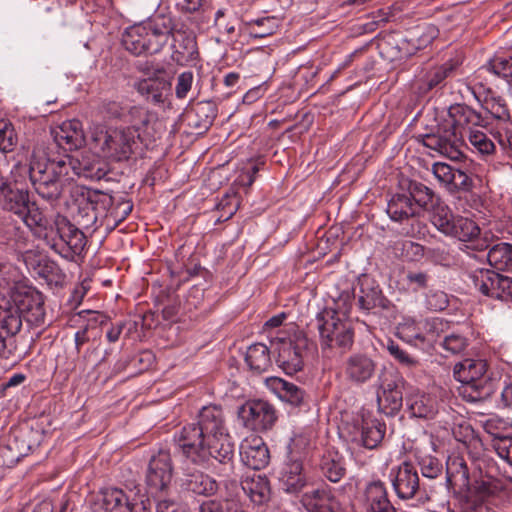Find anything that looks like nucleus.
Wrapping results in <instances>:
<instances>
[{
  "mask_svg": "<svg viewBox=\"0 0 512 512\" xmlns=\"http://www.w3.org/2000/svg\"><path fill=\"white\" fill-rule=\"evenodd\" d=\"M173 463L169 451L159 450L148 464L146 483L151 491H164L173 478Z\"/></svg>",
  "mask_w": 512,
  "mask_h": 512,
  "instance_id": "11",
  "label": "nucleus"
},
{
  "mask_svg": "<svg viewBox=\"0 0 512 512\" xmlns=\"http://www.w3.org/2000/svg\"><path fill=\"white\" fill-rule=\"evenodd\" d=\"M402 255L410 261H418L424 256V247L410 240L401 243Z\"/></svg>",
  "mask_w": 512,
  "mask_h": 512,
  "instance_id": "57",
  "label": "nucleus"
},
{
  "mask_svg": "<svg viewBox=\"0 0 512 512\" xmlns=\"http://www.w3.org/2000/svg\"><path fill=\"white\" fill-rule=\"evenodd\" d=\"M240 457L243 464L253 471L266 467L270 459L266 444L256 435H250L241 442Z\"/></svg>",
  "mask_w": 512,
  "mask_h": 512,
  "instance_id": "20",
  "label": "nucleus"
},
{
  "mask_svg": "<svg viewBox=\"0 0 512 512\" xmlns=\"http://www.w3.org/2000/svg\"><path fill=\"white\" fill-rule=\"evenodd\" d=\"M375 360L366 353L357 352L347 357L344 362V375L348 382L362 385L372 379L376 372Z\"/></svg>",
  "mask_w": 512,
  "mask_h": 512,
  "instance_id": "16",
  "label": "nucleus"
},
{
  "mask_svg": "<svg viewBox=\"0 0 512 512\" xmlns=\"http://www.w3.org/2000/svg\"><path fill=\"white\" fill-rule=\"evenodd\" d=\"M454 69V66L452 63L447 62L441 65L440 67H436L429 71V73L426 76V85L428 89H432L439 84L442 83L444 79H446L452 70Z\"/></svg>",
  "mask_w": 512,
  "mask_h": 512,
  "instance_id": "46",
  "label": "nucleus"
},
{
  "mask_svg": "<svg viewBox=\"0 0 512 512\" xmlns=\"http://www.w3.org/2000/svg\"><path fill=\"white\" fill-rule=\"evenodd\" d=\"M408 409L414 417L432 418L437 412L435 397L417 388L409 387L406 395Z\"/></svg>",
  "mask_w": 512,
  "mask_h": 512,
  "instance_id": "27",
  "label": "nucleus"
},
{
  "mask_svg": "<svg viewBox=\"0 0 512 512\" xmlns=\"http://www.w3.org/2000/svg\"><path fill=\"white\" fill-rule=\"evenodd\" d=\"M175 441L183 455L195 464H207L214 459L227 465L234 457V443L223 411L217 406L203 407L198 422L184 426Z\"/></svg>",
  "mask_w": 512,
  "mask_h": 512,
  "instance_id": "1",
  "label": "nucleus"
},
{
  "mask_svg": "<svg viewBox=\"0 0 512 512\" xmlns=\"http://www.w3.org/2000/svg\"><path fill=\"white\" fill-rule=\"evenodd\" d=\"M321 470L324 476L331 482H338L345 474V467L336 455L324 456L321 462Z\"/></svg>",
  "mask_w": 512,
  "mask_h": 512,
  "instance_id": "42",
  "label": "nucleus"
},
{
  "mask_svg": "<svg viewBox=\"0 0 512 512\" xmlns=\"http://www.w3.org/2000/svg\"><path fill=\"white\" fill-rule=\"evenodd\" d=\"M301 503L308 512H341V504L335 498L333 490L321 485L305 491Z\"/></svg>",
  "mask_w": 512,
  "mask_h": 512,
  "instance_id": "18",
  "label": "nucleus"
},
{
  "mask_svg": "<svg viewBox=\"0 0 512 512\" xmlns=\"http://www.w3.org/2000/svg\"><path fill=\"white\" fill-rule=\"evenodd\" d=\"M134 87L148 101L163 104L170 95L171 83L164 75H157L136 81Z\"/></svg>",
  "mask_w": 512,
  "mask_h": 512,
  "instance_id": "23",
  "label": "nucleus"
},
{
  "mask_svg": "<svg viewBox=\"0 0 512 512\" xmlns=\"http://www.w3.org/2000/svg\"><path fill=\"white\" fill-rule=\"evenodd\" d=\"M431 222L443 234L447 235L452 230V224L456 217L450 208L439 200L431 208Z\"/></svg>",
  "mask_w": 512,
  "mask_h": 512,
  "instance_id": "35",
  "label": "nucleus"
},
{
  "mask_svg": "<svg viewBox=\"0 0 512 512\" xmlns=\"http://www.w3.org/2000/svg\"><path fill=\"white\" fill-rule=\"evenodd\" d=\"M148 110L141 106H133L129 109L127 114V122L130 123V129L136 126L139 120L142 118V113H146Z\"/></svg>",
  "mask_w": 512,
  "mask_h": 512,
  "instance_id": "64",
  "label": "nucleus"
},
{
  "mask_svg": "<svg viewBox=\"0 0 512 512\" xmlns=\"http://www.w3.org/2000/svg\"><path fill=\"white\" fill-rule=\"evenodd\" d=\"M418 464L421 468L422 475L430 479L439 476L443 469L441 462L431 455L421 457L418 460Z\"/></svg>",
  "mask_w": 512,
  "mask_h": 512,
  "instance_id": "47",
  "label": "nucleus"
},
{
  "mask_svg": "<svg viewBox=\"0 0 512 512\" xmlns=\"http://www.w3.org/2000/svg\"><path fill=\"white\" fill-rule=\"evenodd\" d=\"M381 387L382 392L377 396L379 410L386 415H393L402 407L403 392H407L409 387L397 374L385 375Z\"/></svg>",
  "mask_w": 512,
  "mask_h": 512,
  "instance_id": "12",
  "label": "nucleus"
},
{
  "mask_svg": "<svg viewBox=\"0 0 512 512\" xmlns=\"http://www.w3.org/2000/svg\"><path fill=\"white\" fill-rule=\"evenodd\" d=\"M406 278L408 284L414 289L424 288L428 282V276L424 272H409Z\"/></svg>",
  "mask_w": 512,
  "mask_h": 512,
  "instance_id": "62",
  "label": "nucleus"
},
{
  "mask_svg": "<svg viewBox=\"0 0 512 512\" xmlns=\"http://www.w3.org/2000/svg\"><path fill=\"white\" fill-rule=\"evenodd\" d=\"M472 286L483 295L508 300L512 298V278L488 269H477L469 274Z\"/></svg>",
  "mask_w": 512,
  "mask_h": 512,
  "instance_id": "9",
  "label": "nucleus"
},
{
  "mask_svg": "<svg viewBox=\"0 0 512 512\" xmlns=\"http://www.w3.org/2000/svg\"><path fill=\"white\" fill-rule=\"evenodd\" d=\"M473 153L481 157H488L495 153L496 146L492 139L480 128L470 131L465 137V143Z\"/></svg>",
  "mask_w": 512,
  "mask_h": 512,
  "instance_id": "32",
  "label": "nucleus"
},
{
  "mask_svg": "<svg viewBox=\"0 0 512 512\" xmlns=\"http://www.w3.org/2000/svg\"><path fill=\"white\" fill-rule=\"evenodd\" d=\"M387 350L400 364L412 368L418 365V360L409 355L406 351L401 349L397 344L390 342L387 345Z\"/></svg>",
  "mask_w": 512,
  "mask_h": 512,
  "instance_id": "52",
  "label": "nucleus"
},
{
  "mask_svg": "<svg viewBox=\"0 0 512 512\" xmlns=\"http://www.w3.org/2000/svg\"><path fill=\"white\" fill-rule=\"evenodd\" d=\"M15 168L29 174L35 191L47 201L58 200L72 186L69 163H65L62 156L46 157L42 147L33 150L28 169L20 165Z\"/></svg>",
  "mask_w": 512,
  "mask_h": 512,
  "instance_id": "3",
  "label": "nucleus"
},
{
  "mask_svg": "<svg viewBox=\"0 0 512 512\" xmlns=\"http://www.w3.org/2000/svg\"><path fill=\"white\" fill-rule=\"evenodd\" d=\"M442 322L438 318L416 319L404 317L397 326V335L408 343L434 340L438 336V328Z\"/></svg>",
  "mask_w": 512,
  "mask_h": 512,
  "instance_id": "10",
  "label": "nucleus"
},
{
  "mask_svg": "<svg viewBox=\"0 0 512 512\" xmlns=\"http://www.w3.org/2000/svg\"><path fill=\"white\" fill-rule=\"evenodd\" d=\"M349 295L335 302V308H326L316 317L322 349H341L346 351L354 342L352 324L347 320L351 309Z\"/></svg>",
  "mask_w": 512,
  "mask_h": 512,
  "instance_id": "4",
  "label": "nucleus"
},
{
  "mask_svg": "<svg viewBox=\"0 0 512 512\" xmlns=\"http://www.w3.org/2000/svg\"><path fill=\"white\" fill-rule=\"evenodd\" d=\"M367 512H397L387 496L381 481L371 482L366 488Z\"/></svg>",
  "mask_w": 512,
  "mask_h": 512,
  "instance_id": "29",
  "label": "nucleus"
},
{
  "mask_svg": "<svg viewBox=\"0 0 512 512\" xmlns=\"http://www.w3.org/2000/svg\"><path fill=\"white\" fill-rule=\"evenodd\" d=\"M487 259L497 269L508 266L512 263V246L507 243L493 246L487 254Z\"/></svg>",
  "mask_w": 512,
  "mask_h": 512,
  "instance_id": "41",
  "label": "nucleus"
},
{
  "mask_svg": "<svg viewBox=\"0 0 512 512\" xmlns=\"http://www.w3.org/2000/svg\"><path fill=\"white\" fill-rule=\"evenodd\" d=\"M385 435V425L377 420L364 421L362 426V443L368 449L379 445Z\"/></svg>",
  "mask_w": 512,
  "mask_h": 512,
  "instance_id": "37",
  "label": "nucleus"
},
{
  "mask_svg": "<svg viewBox=\"0 0 512 512\" xmlns=\"http://www.w3.org/2000/svg\"><path fill=\"white\" fill-rule=\"evenodd\" d=\"M199 512H227L226 502L223 504L215 500H208L199 506Z\"/></svg>",
  "mask_w": 512,
  "mask_h": 512,
  "instance_id": "63",
  "label": "nucleus"
},
{
  "mask_svg": "<svg viewBox=\"0 0 512 512\" xmlns=\"http://www.w3.org/2000/svg\"><path fill=\"white\" fill-rule=\"evenodd\" d=\"M241 487L252 502L261 505L270 496V485L266 476L256 471L247 472L242 481Z\"/></svg>",
  "mask_w": 512,
  "mask_h": 512,
  "instance_id": "28",
  "label": "nucleus"
},
{
  "mask_svg": "<svg viewBox=\"0 0 512 512\" xmlns=\"http://www.w3.org/2000/svg\"><path fill=\"white\" fill-rule=\"evenodd\" d=\"M19 281L20 272L14 265L0 262V295H9Z\"/></svg>",
  "mask_w": 512,
  "mask_h": 512,
  "instance_id": "39",
  "label": "nucleus"
},
{
  "mask_svg": "<svg viewBox=\"0 0 512 512\" xmlns=\"http://www.w3.org/2000/svg\"><path fill=\"white\" fill-rule=\"evenodd\" d=\"M133 203L125 198H120L114 205L110 208V216L117 222H121L127 218V216L132 212Z\"/></svg>",
  "mask_w": 512,
  "mask_h": 512,
  "instance_id": "53",
  "label": "nucleus"
},
{
  "mask_svg": "<svg viewBox=\"0 0 512 512\" xmlns=\"http://www.w3.org/2000/svg\"><path fill=\"white\" fill-rule=\"evenodd\" d=\"M490 70L497 76L512 77V56L497 55L489 62Z\"/></svg>",
  "mask_w": 512,
  "mask_h": 512,
  "instance_id": "45",
  "label": "nucleus"
},
{
  "mask_svg": "<svg viewBox=\"0 0 512 512\" xmlns=\"http://www.w3.org/2000/svg\"><path fill=\"white\" fill-rule=\"evenodd\" d=\"M493 448L497 455L512 466V438L502 437L493 440Z\"/></svg>",
  "mask_w": 512,
  "mask_h": 512,
  "instance_id": "51",
  "label": "nucleus"
},
{
  "mask_svg": "<svg viewBox=\"0 0 512 512\" xmlns=\"http://www.w3.org/2000/svg\"><path fill=\"white\" fill-rule=\"evenodd\" d=\"M447 294L440 290H430L426 294V306L433 311L444 310L448 306Z\"/></svg>",
  "mask_w": 512,
  "mask_h": 512,
  "instance_id": "50",
  "label": "nucleus"
},
{
  "mask_svg": "<svg viewBox=\"0 0 512 512\" xmlns=\"http://www.w3.org/2000/svg\"><path fill=\"white\" fill-rule=\"evenodd\" d=\"M466 497L474 496V502H481L492 493L491 483L487 480H475L470 483V491H463Z\"/></svg>",
  "mask_w": 512,
  "mask_h": 512,
  "instance_id": "48",
  "label": "nucleus"
},
{
  "mask_svg": "<svg viewBox=\"0 0 512 512\" xmlns=\"http://www.w3.org/2000/svg\"><path fill=\"white\" fill-rule=\"evenodd\" d=\"M52 135L55 145L65 151L79 149L85 144L83 125L78 119L62 122L52 130Z\"/></svg>",
  "mask_w": 512,
  "mask_h": 512,
  "instance_id": "21",
  "label": "nucleus"
},
{
  "mask_svg": "<svg viewBox=\"0 0 512 512\" xmlns=\"http://www.w3.org/2000/svg\"><path fill=\"white\" fill-rule=\"evenodd\" d=\"M390 479L396 495L400 499L413 498L419 489V476L415 467L404 462L390 471Z\"/></svg>",
  "mask_w": 512,
  "mask_h": 512,
  "instance_id": "17",
  "label": "nucleus"
},
{
  "mask_svg": "<svg viewBox=\"0 0 512 512\" xmlns=\"http://www.w3.org/2000/svg\"><path fill=\"white\" fill-rule=\"evenodd\" d=\"M453 374L462 383L460 393L468 402L484 401L494 392L493 383L488 376V363L484 359H463L454 365Z\"/></svg>",
  "mask_w": 512,
  "mask_h": 512,
  "instance_id": "6",
  "label": "nucleus"
},
{
  "mask_svg": "<svg viewBox=\"0 0 512 512\" xmlns=\"http://www.w3.org/2000/svg\"><path fill=\"white\" fill-rule=\"evenodd\" d=\"M17 144V135L12 124L5 119L0 120V151L10 152Z\"/></svg>",
  "mask_w": 512,
  "mask_h": 512,
  "instance_id": "43",
  "label": "nucleus"
},
{
  "mask_svg": "<svg viewBox=\"0 0 512 512\" xmlns=\"http://www.w3.org/2000/svg\"><path fill=\"white\" fill-rule=\"evenodd\" d=\"M452 231L448 232V236L455 237L463 242H474L480 235V228L471 219L457 216L452 224Z\"/></svg>",
  "mask_w": 512,
  "mask_h": 512,
  "instance_id": "34",
  "label": "nucleus"
},
{
  "mask_svg": "<svg viewBox=\"0 0 512 512\" xmlns=\"http://www.w3.org/2000/svg\"><path fill=\"white\" fill-rule=\"evenodd\" d=\"M22 326L18 310L10 306L8 302L0 305V332L6 335H14Z\"/></svg>",
  "mask_w": 512,
  "mask_h": 512,
  "instance_id": "36",
  "label": "nucleus"
},
{
  "mask_svg": "<svg viewBox=\"0 0 512 512\" xmlns=\"http://www.w3.org/2000/svg\"><path fill=\"white\" fill-rule=\"evenodd\" d=\"M360 292L361 294L358 296L359 307L366 311L373 309L379 301V291L374 288L369 290L361 288Z\"/></svg>",
  "mask_w": 512,
  "mask_h": 512,
  "instance_id": "56",
  "label": "nucleus"
},
{
  "mask_svg": "<svg viewBox=\"0 0 512 512\" xmlns=\"http://www.w3.org/2000/svg\"><path fill=\"white\" fill-rule=\"evenodd\" d=\"M408 195L415 205L424 209H430L438 200L434 192L422 183H412Z\"/></svg>",
  "mask_w": 512,
  "mask_h": 512,
  "instance_id": "40",
  "label": "nucleus"
},
{
  "mask_svg": "<svg viewBox=\"0 0 512 512\" xmlns=\"http://www.w3.org/2000/svg\"><path fill=\"white\" fill-rule=\"evenodd\" d=\"M264 384L271 393L283 402L292 406H300L304 402V390L280 377H268Z\"/></svg>",
  "mask_w": 512,
  "mask_h": 512,
  "instance_id": "24",
  "label": "nucleus"
},
{
  "mask_svg": "<svg viewBox=\"0 0 512 512\" xmlns=\"http://www.w3.org/2000/svg\"><path fill=\"white\" fill-rule=\"evenodd\" d=\"M443 348L451 354H459L467 347V339L458 334H451L444 338Z\"/></svg>",
  "mask_w": 512,
  "mask_h": 512,
  "instance_id": "54",
  "label": "nucleus"
},
{
  "mask_svg": "<svg viewBox=\"0 0 512 512\" xmlns=\"http://www.w3.org/2000/svg\"><path fill=\"white\" fill-rule=\"evenodd\" d=\"M484 127L485 121L481 113L467 105L456 104L450 106L442 116L435 132L419 134L416 140L451 160H459L463 155L461 148L465 137L470 131Z\"/></svg>",
  "mask_w": 512,
  "mask_h": 512,
  "instance_id": "2",
  "label": "nucleus"
},
{
  "mask_svg": "<svg viewBox=\"0 0 512 512\" xmlns=\"http://www.w3.org/2000/svg\"><path fill=\"white\" fill-rule=\"evenodd\" d=\"M90 145L96 155L107 161L128 160L137 145L130 128H107L101 124L90 127Z\"/></svg>",
  "mask_w": 512,
  "mask_h": 512,
  "instance_id": "5",
  "label": "nucleus"
},
{
  "mask_svg": "<svg viewBox=\"0 0 512 512\" xmlns=\"http://www.w3.org/2000/svg\"><path fill=\"white\" fill-rule=\"evenodd\" d=\"M246 425L254 430L270 429L276 421V412L269 403L257 400L242 408Z\"/></svg>",
  "mask_w": 512,
  "mask_h": 512,
  "instance_id": "22",
  "label": "nucleus"
},
{
  "mask_svg": "<svg viewBox=\"0 0 512 512\" xmlns=\"http://www.w3.org/2000/svg\"><path fill=\"white\" fill-rule=\"evenodd\" d=\"M302 472V463L298 460H293L286 465L282 484L287 493L296 494L306 486V478Z\"/></svg>",
  "mask_w": 512,
  "mask_h": 512,
  "instance_id": "31",
  "label": "nucleus"
},
{
  "mask_svg": "<svg viewBox=\"0 0 512 512\" xmlns=\"http://www.w3.org/2000/svg\"><path fill=\"white\" fill-rule=\"evenodd\" d=\"M91 509L93 512H137L139 507L132 505L122 490L109 488L96 496ZM140 509L144 511L145 507L141 506Z\"/></svg>",
  "mask_w": 512,
  "mask_h": 512,
  "instance_id": "19",
  "label": "nucleus"
},
{
  "mask_svg": "<svg viewBox=\"0 0 512 512\" xmlns=\"http://www.w3.org/2000/svg\"><path fill=\"white\" fill-rule=\"evenodd\" d=\"M313 433L311 431L309 432H301L299 434H296L292 439L290 443V448L292 451L296 452H302L305 449H307L312 441Z\"/></svg>",
  "mask_w": 512,
  "mask_h": 512,
  "instance_id": "59",
  "label": "nucleus"
},
{
  "mask_svg": "<svg viewBox=\"0 0 512 512\" xmlns=\"http://www.w3.org/2000/svg\"><path fill=\"white\" fill-rule=\"evenodd\" d=\"M169 28L161 19H151L128 27L122 45L134 55L155 54L167 43Z\"/></svg>",
  "mask_w": 512,
  "mask_h": 512,
  "instance_id": "7",
  "label": "nucleus"
},
{
  "mask_svg": "<svg viewBox=\"0 0 512 512\" xmlns=\"http://www.w3.org/2000/svg\"><path fill=\"white\" fill-rule=\"evenodd\" d=\"M159 124L156 114L148 110L146 113H142V118L132 131L134 134L138 132L136 138H140L142 134L150 137L153 136L152 132L156 130V126Z\"/></svg>",
  "mask_w": 512,
  "mask_h": 512,
  "instance_id": "44",
  "label": "nucleus"
},
{
  "mask_svg": "<svg viewBox=\"0 0 512 512\" xmlns=\"http://www.w3.org/2000/svg\"><path fill=\"white\" fill-rule=\"evenodd\" d=\"M432 173L439 183L449 190L455 169L446 163L437 162L432 166Z\"/></svg>",
  "mask_w": 512,
  "mask_h": 512,
  "instance_id": "49",
  "label": "nucleus"
},
{
  "mask_svg": "<svg viewBox=\"0 0 512 512\" xmlns=\"http://www.w3.org/2000/svg\"><path fill=\"white\" fill-rule=\"evenodd\" d=\"M446 484L448 489L459 492L470 491L469 469L461 456H450L446 463Z\"/></svg>",
  "mask_w": 512,
  "mask_h": 512,
  "instance_id": "25",
  "label": "nucleus"
},
{
  "mask_svg": "<svg viewBox=\"0 0 512 512\" xmlns=\"http://www.w3.org/2000/svg\"><path fill=\"white\" fill-rule=\"evenodd\" d=\"M187 489L199 495H211L216 492V482L202 473H193L186 480Z\"/></svg>",
  "mask_w": 512,
  "mask_h": 512,
  "instance_id": "38",
  "label": "nucleus"
},
{
  "mask_svg": "<svg viewBox=\"0 0 512 512\" xmlns=\"http://www.w3.org/2000/svg\"><path fill=\"white\" fill-rule=\"evenodd\" d=\"M82 197L79 213H83L84 226L94 225L99 219L110 216V208L114 205L112 195L101 191H87Z\"/></svg>",
  "mask_w": 512,
  "mask_h": 512,
  "instance_id": "13",
  "label": "nucleus"
},
{
  "mask_svg": "<svg viewBox=\"0 0 512 512\" xmlns=\"http://www.w3.org/2000/svg\"><path fill=\"white\" fill-rule=\"evenodd\" d=\"M57 232L59 242L54 243L52 247L64 257L68 258L83 251L86 245L85 235L68 220L61 219L57 222Z\"/></svg>",
  "mask_w": 512,
  "mask_h": 512,
  "instance_id": "15",
  "label": "nucleus"
},
{
  "mask_svg": "<svg viewBox=\"0 0 512 512\" xmlns=\"http://www.w3.org/2000/svg\"><path fill=\"white\" fill-rule=\"evenodd\" d=\"M65 163H69L70 175L84 177L91 180H101L108 171L109 166L106 159L85 154L81 159L69 155L62 156Z\"/></svg>",
  "mask_w": 512,
  "mask_h": 512,
  "instance_id": "14",
  "label": "nucleus"
},
{
  "mask_svg": "<svg viewBox=\"0 0 512 512\" xmlns=\"http://www.w3.org/2000/svg\"><path fill=\"white\" fill-rule=\"evenodd\" d=\"M453 177L454 179H452L451 185L449 187L450 191L466 190L470 188L472 184L471 178L462 170L455 169Z\"/></svg>",
  "mask_w": 512,
  "mask_h": 512,
  "instance_id": "60",
  "label": "nucleus"
},
{
  "mask_svg": "<svg viewBox=\"0 0 512 512\" xmlns=\"http://www.w3.org/2000/svg\"><path fill=\"white\" fill-rule=\"evenodd\" d=\"M386 211L391 220L403 222L416 215V206L408 194H396L389 200Z\"/></svg>",
  "mask_w": 512,
  "mask_h": 512,
  "instance_id": "30",
  "label": "nucleus"
},
{
  "mask_svg": "<svg viewBox=\"0 0 512 512\" xmlns=\"http://www.w3.org/2000/svg\"><path fill=\"white\" fill-rule=\"evenodd\" d=\"M20 299H14L15 306L10 305L12 308L18 310V315L22 321V317L32 323L43 321L44 307L42 295L36 291L27 292L20 296Z\"/></svg>",
  "mask_w": 512,
  "mask_h": 512,
  "instance_id": "26",
  "label": "nucleus"
},
{
  "mask_svg": "<svg viewBox=\"0 0 512 512\" xmlns=\"http://www.w3.org/2000/svg\"><path fill=\"white\" fill-rule=\"evenodd\" d=\"M485 109L496 119L506 121L509 119V112L506 104L501 99L493 98L485 103Z\"/></svg>",
  "mask_w": 512,
  "mask_h": 512,
  "instance_id": "55",
  "label": "nucleus"
},
{
  "mask_svg": "<svg viewBox=\"0 0 512 512\" xmlns=\"http://www.w3.org/2000/svg\"><path fill=\"white\" fill-rule=\"evenodd\" d=\"M245 361L251 370L265 371L271 365L270 351L265 344H253L247 349Z\"/></svg>",
  "mask_w": 512,
  "mask_h": 512,
  "instance_id": "33",
  "label": "nucleus"
},
{
  "mask_svg": "<svg viewBox=\"0 0 512 512\" xmlns=\"http://www.w3.org/2000/svg\"><path fill=\"white\" fill-rule=\"evenodd\" d=\"M156 512H188L187 508L175 501L161 499L157 501Z\"/></svg>",
  "mask_w": 512,
  "mask_h": 512,
  "instance_id": "61",
  "label": "nucleus"
},
{
  "mask_svg": "<svg viewBox=\"0 0 512 512\" xmlns=\"http://www.w3.org/2000/svg\"><path fill=\"white\" fill-rule=\"evenodd\" d=\"M193 83V73L191 71H185L181 73L177 78V84L175 87L176 97L183 99L187 96Z\"/></svg>",
  "mask_w": 512,
  "mask_h": 512,
  "instance_id": "58",
  "label": "nucleus"
},
{
  "mask_svg": "<svg viewBox=\"0 0 512 512\" xmlns=\"http://www.w3.org/2000/svg\"><path fill=\"white\" fill-rule=\"evenodd\" d=\"M273 345L277 352L276 362L287 375L303 369L308 339L302 332H295L287 338L277 337Z\"/></svg>",
  "mask_w": 512,
  "mask_h": 512,
  "instance_id": "8",
  "label": "nucleus"
}]
</instances>
